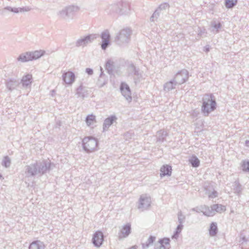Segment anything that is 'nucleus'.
<instances>
[{"label":"nucleus","instance_id":"1","mask_svg":"<svg viewBox=\"0 0 249 249\" xmlns=\"http://www.w3.org/2000/svg\"><path fill=\"white\" fill-rule=\"evenodd\" d=\"M54 167L55 165L50 160L36 161L25 167V174L27 177H33L38 174L42 175L50 172Z\"/></svg>","mask_w":249,"mask_h":249},{"label":"nucleus","instance_id":"2","mask_svg":"<svg viewBox=\"0 0 249 249\" xmlns=\"http://www.w3.org/2000/svg\"><path fill=\"white\" fill-rule=\"evenodd\" d=\"M216 102L213 94H206L202 98L201 112L204 116H208L210 113L216 108Z\"/></svg>","mask_w":249,"mask_h":249},{"label":"nucleus","instance_id":"3","mask_svg":"<svg viewBox=\"0 0 249 249\" xmlns=\"http://www.w3.org/2000/svg\"><path fill=\"white\" fill-rule=\"evenodd\" d=\"M43 50H36L33 52H27L20 54L17 58L18 61L26 62L33 60H36L43 56L45 53Z\"/></svg>","mask_w":249,"mask_h":249},{"label":"nucleus","instance_id":"4","mask_svg":"<svg viewBox=\"0 0 249 249\" xmlns=\"http://www.w3.org/2000/svg\"><path fill=\"white\" fill-rule=\"evenodd\" d=\"M78 9L77 6L73 5L67 6L59 11L57 15L61 19L66 21H70L73 19Z\"/></svg>","mask_w":249,"mask_h":249},{"label":"nucleus","instance_id":"5","mask_svg":"<svg viewBox=\"0 0 249 249\" xmlns=\"http://www.w3.org/2000/svg\"><path fill=\"white\" fill-rule=\"evenodd\" d=\"M98 141L91 136L86 137L82 140V147L87 153H90L96 149Z\"/></svg>","mask_w":249,"mask_h":249},{"label":"nucleus","instance_id":"6","mask_svg":"<svg viewBox=\"0 0 249 249\" xmlns=\"http://www.w3.org/2000/svg\"><path fill=\"white\" fill-rule=\"evenodd\" d=\"M142 73L143 72L132 63L129 64L127 67V76L128 77H133L135 84L140 82Z\"/></svg>","mask_w":249,"mask_h":249},{"label":"nucleus","instance_id":"7","mask_svg":"<svg viewBox=\"0 0 249 249\" xmlns=\"http://www.w3.org/2000/svg\"><path fill=\"white\" fill-rule=\"evenodd\" d=\"M131 34V30L129 28L124 29L120 31L116 38L118 44L127 43L130 39Z\"/></svg>","mask_w":249,"mask_h":249},{"label":"nucleus","instance_id":"8","mask_svg":"<svg viewBox=\"0 0 249 249\" xmlns=\"http://www.w3.org/2000/svg\"><path fill=\"white\" fill-rule=\"evenodd\" d=\"M98 36V35L97 34H90L81 37L76 40L75 42V46L77 47H84L88 44L91 43L94 39L97 38Z\"/></svg>","mask_w":249,"mask_h":249},{"label":"nucleus","instance_id":"9","mask_svg":"<svg viewBox=\"0 0 249 249\" xmlns=\"http://www.w3.org/2000/svg\"><path fill=\"white\" fill-rule=\"evenodd\" d=\"M151 198L146 195H142L140 196L138 208L142 211L147 209L151 205Z\"/></svg>","mask_w":249,"mask_h":249},{"label":"nucleus","instance_id":"10","mask_svg":"<svg viewBox=\"0 0 249 249\" xmlns=\"http://www.w3.org/2000/svg\"><path fill=\"white\" fill-rule=\"evenodd\" d=\"M185 218V216L182 215L181 212H178V221L179 222V224L178 225L175 231L174 232L173 235L172 236V239H177L178 238L179 233H180L181 230H182V223L184 222Z\"/></svg>","mask_w":249,"mask_h":249},{"label":"nucleus","instance_id":"11","mask_svg":"<svg viewBox=\"0 0 249 249\" xmlns=\"http://www.w3.org/2000/svg\"><path fill=\"white\" fill-rule=\"evenodd\" d=\"M104 241L103 233L100 231H96L93 235L92 242L96 247H100Z\"/></svg>","mask_w":249,"mask_h":249},{"label":"nucleus","instance_id":"12","mask_svg":"<svg viewBox=\"0 0 249 249\" xmlns=\"http://www.w3.org/2000/svg\"><path fill=\"white\" fill-rule=\"evenodd\" d=\"M120 89L122 95L125 97L126 100L130 101L132 100V97L129 86L125 83L122 82L120 85Z\"/></svg>","mask_w":249,"mask_h":249},{"label":"nucleus","instance_id":"13","mask_svg":"<svg viewBox=\"0 0 249 249\" xmlns=\"http://www.w3.org/2000/svg\"><path fill=\"white\" fill-rule=\"evenodd\" d=\"M187 79V70L185 69L181 70L179 71L175 76L174 80L177 84H182L184 83Z\"/></svg>","mask_w":249,"mask_h":249},{"label":"nucleus","instance_id":"14","mask_svg":"<svg viewBox=\"0 0 249 249\" xmlns=\"http://www.w3.org/2000/svg\"><path fill=\"white\" fill-rule=\"evenodd\" d=\"M119 9L120 10V15H127L129 13L130 9L129 3L124 0H121L118 2Z\"/></svg>","mask_w":249,"mask_h":249},{"label":"nucleus","instance_id":"15","mask_svg":"<svg viewBox=\"0 0 249 249\" xmlns=\"http://www.w3.org/2000/svg\"><path fill=\"white\" fill-rule=\"evenodd\" d=\"M75 74L72 71L64 72L62 74V80L66 84L71 85L75 81Z\"/></svg>","mask_w":249,"mask_h":249},{"label":"nucleus","instance_id":"16","mask_svg":"<svg viewBox=\"0 0 249 249\" xmlns=\"http://www.w3.org/2000/svg\"><path fill=\"white\" fill-rule=\"evenodd\" d=\"M117 120V117L115 115H112L106 118L103 124V131H106L108 130L109 127L112 125L114 123H116Z\"/></svg>","mask_w":249,"mask_h":249},{"label":"nucleus","instance_id":"17","mask_svg":"<svg viewBox=\"0 0 249 249\" xmlns=\"http://www.w3.org/2000/svg\"><path fill=\"white\" fill-rule=\"evenodd\" d=\"M76 95H77L78 98H81L82 99L87 97L89 95L88 88L81 84L76 89Z\"/></svg>","mask_w":249,"mask_h":249},{"label":"nucleus","instance_id":"18","mask_svg":"<svg viewBox=\"0 0 249 249\" xmlns=\"http://www.w3.org/2000/svg\"><path fill=\"white\" fill-rule=\"evenodd\" d=\"M19 82L18 80L14 78L9 79L7 80L6 85V87L10 91L15 89L19 85Z\"/></svg>","mask_w":249,"mask_h":249},{"label":"nucleus","instance_id":"19","mask_svg":"<svg viewBox=\"0 0 249 249\" xmlns=\"http://www.w3.org/2000/svg\"><path fill=\"white\" fill-rule=\"evenodd\" d=\"M32 75L31 74H27L24 75L20 81L23 88H27L30 86L32 82Z\"/></svg>","mask_w":249,"mask_h":249},{"label":"nucleus","instance_id":"20","mask_svg":"<svg viewBox=\"0 0 249 249\" xmlns=\"http://www.w3.org/2000/svg\"><path fill=\"white\" fill-rule=\"evenodd\" d=\"M160 176L161 177L164 176H170L172 173V167L168 165H164L160 168Z\"/></svg>","mask_w":249,"mask_h":249},{"label":"nucleus","instance_id":"21","mask_svg":"<svg viewBox=\"0 0 249 249\" xmlns=\"http://www.w3.org/2000/svg\"><path fill=\"white\" fill-rule=\"evenodd\" d=\"M101 72L98 80V85L100 87H103L107 82V77L104 73L103 69L100 67Z\"/></svg>","mask_w":249,"mask_h":249},{"label":"nucleus","instance_id":"22","mask_svg":"<svg viewBox=\"0 0 249 249\" xmlns=\"http://www.w3.org/2000/svg\"><path fill=\"white\" fill-rule=\"evenodd\" d=\"M131 225L129 223H127L124 226V227H123L121 231V233L122 234V236H121V235H119V238H125L127 237L129 235V234L131 233Z\"/></svg>","mask_w":249,"mask_h":249},{"label":"nucleus","instance_id":"23","mask_svg":"<svg viewBox=\"0 0 249 249\" xmlns=\"http://www.w3.org/2000/svg\"><path fill=\"white\" fill-rule=\"evenodd\" d=\"M44 243L39 241L36 240L32 242L29 245V249H44Z\"/></svg>","mask_w":249,"mask_h":249},{"label":"nucleus","instance_id":"24","mask_svg":"<svg viewBox=\"0 0 249 249\" xmlns=\"http://www.w3.org/2000/svg\"><path fill=\"white\" fill-rule=\"evenodd\" d=\"M196 212H201L203 213V214L207 216H212L214 215V212L212 206L211 208L205 206L204 208H202V210L199 209V211H196Z\"/></svg>","mask_w":249,"mask_h":249},{"label":"nucleus","instance_id":"25","mask_svg":"<svg viewBox=\"0 0 249 249\" xmlns=\"http://www.w3.org/2000/svg\"><path fill=\"white\" fill-rule=\"evenodd\" d=\"M120 10L119 9L117 2L116 3L109 5L107 9V12L109 13L110 14L115 13L120 14Z\"/></svg>","mask_w":249,"mask_h":249},{"label":"nucleus","instance_id":"26","mask_svg":"<svg viewBox=\"0 0 249 249\" xmlns=\"http://www.w3.org/2000/svg\"><path fill=\"white\" fill-rule=\"evenodd\" d=\"M232 187V189L233 190V192L236 195L239 196L242 191V186L239 183V181H235L233 182Z\"/></svg>","mask_w":249,"mask_h":249},{"label":"nucleus","instance_id":"27","mask_svg":"<svg viewBox=\"0 0 249 249\" xmlns=\"http://www.w3.org/2000/svg\"><path fill=\"white\" fill-rule=\"evenodd\" d=\"M168 134L163 130H160L157 132V142L161 143L166 140Z\"/></svg>","mask_w":249,"mask_h":249},{"label":"nucleus","instance_id":"28","mask_svg":"<svg viewBox=\"0 0 249 249\" xmlns=\"http://www.w3.org/2000/svg\"><path fill=\"white\" fill-rule=\"evenodd\" d=\"M188 161L191 164V166L194 168H197L200 165L199 160L196 156L194 155H192L189 158Z\"/></svg>","mask_w":249,"mask_h":249},{"label":"nucleus","instance_id":"29","mask_svg":"<svg viewBox=\"0 0 249 249\" xmlns=\"http://www.w3.org/2000/svg\"><path fill=\"white\" fill-rule=\"evenodd\" d=\"M177 84V83H176L175 81L173 79L164 84V89L165 91H169L175 89Z\"/></svg>","mask_w":249,"mask_h":249},{"label":"nucleus","instance_id":"30","mask_svg":"<svg viewBox=\"0 0 249 249\" xmlns=\"http://www.w3.org/2000/svg\"><path fill=\"white\" fill-rule=\"evenodd\" d=\"M156 237L150 235L145 243L142 244V247L143 249H147L149 247L152 246L155 241Z\"/></svg>","mask_w":249,"mask_h":249},{"label":"nucleus","instance_id":"31","mask_svg":"<svg viewBox=\"0 0 249 249\" xmlns=\"http://www.w3.org/2000/svg\"><path fill=\"white\" fill-rule=\"evenodd\" d=\"M218 231L217 224L215 222H212L209 229V234L211 236H215Z\"/></svg>","mask_w":249,"mask_h":249},{"label":"nucleus","instance_id":"32","mask_svg":"<svg viewBox=\"0 0 249 249\" xmlns=\"http://www.w3.org/2000/svg\"><path fill=\"white\" fill-rule=\"evenodd\" d=\"M212 207L214 211V214L215 212L221 213L226 210L225 207L221 204H213L212 206Z\"/></svg>","mask_w":249,"mask_h":249},{"label":"nucleus","instance_id":"33","mask_svg":"<svg viewBox=\"0 0 249 249\" xmlns=\"http://www.w3.org/2000/svg\"><path fill=\"white\" fill-rule=\"evenodd\" d=\"M95 116L93 114L88 115L86 118V122L88 126L96 122Z\"/></svg>","mask_w":249,"mask_h":249},{"label":"nucleus","instance_id":"34","mask_svg":"<svg viewBox=\"0 0 249 249\" xmlns=\"http://www.w3.org/2000/svg\"><path fill=\"white\" fill-rule=\"evenodd\" d=\"M237 0H225V5L227 8H233L237 3Z\"/></svg>","mask_w":249,"mask_h":249},{"label":"nucleus","instance_id":"35","mask_svg":"<svg viewBox=\"0 0 249 249\" xmlns=\"http://www.w3.org/2000/svg\"><path fill=\"white\" fill-rule=\"evenodd\" d=\"M11 160L9 157L7 156L4 157L2 162L1 165L5 168H8L11 165Z\"/></svg>","mask_w":249,"mask_h":249},{"label":"nucleus","instance_id":"36","mask_svg":"<svg viewBox=\"0 0 249 249\" xmlns=\"http://www.w3.org/2000/svg\"><path fill=\"white\" fill-rule=\"evenodd\" d=\"M101 38L102 40H110V35L109 31L106 30L103 32L101 35Z\"/></svg>","mask_w":249,"mask_h":249},{"label":"nucleus","instance_id":"37","mask_svg":"<svg viewBox=\"0 0 249 249\" xmlns=\"http://www.w3.org/2000/svg\"><path fill=\"white\" fill-rule=\"evenodd\" d=\"M161 12H160L159 10L157 9L153 15L150 17V20L151 22H154L156 21L160 16V15Z\"/></svg>","mask_w":249,"mask_h":249},{"label":"nucleus","instance_id":"38","mask_svg":"<svg viewBox=\"0 0 249 249\" xmlns=\"http://www.w3.org/2000/svg\"><path fill=\"white\" fill-rule=\"evenodd\" d=\"M241 167L242 170L244 172H249V161L243 160L242 162Z\"/></svg>","mask_w":249,"mask_h":249},{"label":"nucleus","instance_id":"39","mask_svg":"<svg viewBox=\"0 0 249 249\" xmlns=\"http://www.w3.org/2000/svg\"><path fill=\"white\" fill-rule=\"evenodd\" d=\"M106 69L107 71L109 74H110L113 71V66L111 63L110 61H107L106 64Z\"/></svg>","mask_w":249,"mask_h":249},{"label":"nucleus","instance_id":"40","mask_svg":"<svg viewBox=\"0 0 249 249\" xmlns=\"http://www.w3.org/2000/svg\"><path fill=\"white\" fill-rule=\"evenodd\" d=\"M170 240L169 238H163L160 239L158 243L164 246H169L170 245Z\"/></svg>","mask_w":249,"mask_h":249},{"label":"nucleus","instance_id":"41","mask_svg":"<svg viewBox=\"0 0 249 249\" xmlns=\"http://www.w3.org/2000/svg\"><path fill=\"white\" fill-rule=\"evenodd\" d=\"M211 26L213 28L216 29V33H218V30L221 27V23L220 22H216L215 21H213L211 22Z\"/></svg>","mask_w":249,"mask_h":249},{"label":"nucleus","instance_id":"42","mask_svg":"<svg viewBox=\"0 0 249 249\" xmlns=\"http://www.w3.org/2000/svg\"><path fill=\"white\" fill-rule=\"evenodd\" d=\"M169 7V5L168 3H163L160 4L157 9L158 10H159V11L160 12H161L162 11L165 10L166 9L168 8Z\"/></svg>","mask_w":249,"mask_h":249},{"label":"nucleus","instance_id":"43","mask_svg":"<svg viewBox=\"0 0 249 249\" xmlns=\"http://www.w3.org/2000/svg\"><path fill=\"white\" fill-rule=\"evenodd\" d=\"M4 10H6L15 13H18L19 12L18 8L11 7L10 6H7L4 8Z\"/></svg>","mask_w":249,"mask_h":249},{"label":"nucleus","instance_id":"44","mask_svg":"<svg viewBox=\"0 0 249 249\" xmlns=\"http://www.w3.org/2000/svg\"><path fill=\"white\" fill-rule=\"evenodd\" d=\"M110 44V40H102L101 48L103 50H106Z\"/></svg>","mask_w":249,"mask_h":249},{"label":"nucleus","instance_id":"45","mask_svg":"<svg viewBox=\"0 0 249 249\" xmlns=\"http://www.w3.org/2000/svg\"><path fill=\"white\" fill-rule=\"evenodd\" d=\"M217 195V192L216 191H213L208 194V196L209 198H213L216 197Z\"/></svg>","mask_w":249,"mask_h":249},{"label":"nucleus","instance_id":"46","mask_svg":"<svg viewBox=\"0 0 249 249\" xmlns=\"http://www.w3.org/2000/svg\"><path fill=\"white\" fill-rule=\"evenodd\" d=\"M155 249H168L164 245H162L159 243H157L155 245Z\"/></svg>","mask_w":249,"mask_h":249},{"label":"nucleus","instance_id":"47","mask_svg":"<svg viewBox=\"0 0 249 249\" xmlns=\"http://www.w3.org/2000/svg\"><path fill=\"white\" fill-rule=\"evenodd\" d=\"M19 12H28L31 10V8L29 7H24L22 8H18Z\"/></svg>","mask_w":249,"mask_h":249},{"label":"nucleus","instance_id":"48","mask_svg":"<svg viewBox=\"0 0 249 249\" xmlns=\"http://www.w3.org/2000/svg\"><path fill=\"white\" fill-rule=\"evenodd\" d=\"M86 72L89 75H92L93 73V70L92 69H90V68H87L86 69Z\"/></svg>","mask_w":249,"mask_h":249},{"label":"nucleus","instance_id":"49","mask_svg":"<svg viewBox=\"0 0 249 249\" xmlns=\"http://www.w3.org/2000/svg\"><path fill=\"white\" fill-rule=\"evenodd\" d=\"M210 47L209 45H206L204 47L203 51L206 53H208L210 51Z\"/></svg>","mask_w":249,"mask_h":249},{"label":"nucleus","instance_id":"50","mask_svg":"<svg viewBox=\"0 0 249 249\" xmlns=\"http://www.w3.org/2000/svg\"><path fill=\"white\" fill-rule=\"evenodd\" d=\"M241 240H242V243H243L244 242H246L247 241L246 237L245 236H243V237H241Z\"/></svg>","mask_w":249,"mask_h":249},{"label":"nucleus","instance_id":"51","mask_svg":"<svg viewBox=\"0 0 249 249\" xmlns=\"http://www.w3.org/2000/svg\"><path fill=\"white\" fill-rule=\"evenodd\" d=\"M137 249V246H133L132 247H131V248H129V249Z\"/></svg>","mask_w":249,"mask_h":249},{"label":"nucleus","instance_id":"52","mask_svg":"<svg viewBox=\"0 0 249 249\" xmlns=\"http://www.w3.org/2000/svg\"><path fill=\"white\" fill-rule=\"evenodd\" d=\"M246 144L247 146L249 147V141H248V140L246 141Z\"/></svg>","mask_w":249,"mask_h":249},{"label":"nucleus","instance_id":"53","mask_svg":"<svg viewBox=\"0 0 249 249\" xmlns=\"http://www.w3.org/2000/svg\"><path fill=\"white\" fill-rule=\"evenodd\" d=\"M3 178L1 174H0V179Z\"/></svg>","mask_w":249,"mask_h":249},{"label":"nucleus","instance_id":"54","mask_svg":"<svg viewBox=\"0 0 249 249\" xmlns=\"http://www.w3.org/2000/svg\"><path fill=\"white\" fill-rule=\"evenodd\" d=\"M104 81V78H102L101 79V81L100 82V83H101L102 82H103Z\"/></svg>","mask_w":249,"mask_h":249},{"label":"nucleus","instance_id":"55","mask_svg":"<svg viewBox=\"0 0 249 249\" xmlns=\"http://www.w3.org/2000/svg\"><path fill=\"white\" fill-rule=\"evenodd\" d=\"M187 74H188V77L189 76V73L188 72L187 73Z\"/></svg>","mask_w":249,"mask_h":249}]
</instances>
